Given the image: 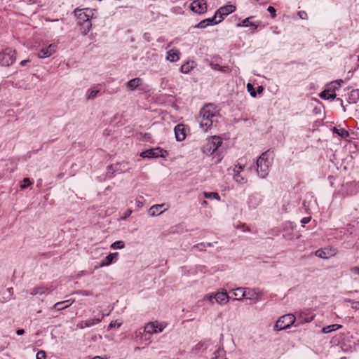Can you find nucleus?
<instances>
[{
	"label": "nucleus",
	"mask_w": 359,
	"mask_h": 359,
	"mask_svg": "<svg viewBox=\"0 0 359 359\" xmlns=\"http://www.w3.org/2000/svg\"><path fill=\"white\" fill-rule=\"evenodd\" d=\"M201 204L203 205H207V201L205 200H203L202 202H201Z\"/></svg>",
	"instance_id": "53"
},
{
	"label": "nucleus",
	"mask_w": 359,
	"mask_h": 359,
	"mask_svg": "<svg viewBox=\"0 0 359 359\" xmlns=\"http://www.w3.org/2000/svg\"><path fill=\"white\" fill-rule=\"evenodd\" d=\"M174 130H175V135L176 140L177 141H180V137H179V134H178V132L180 131V124L176 125Z\"/></svg>",
	"instance_id": "46"
},
{
	"label": "nucleus",
	"mask_w": 359,
	"mask_h": 359,
	"mask_svg": "<svg viewBox=\"0 0 359 359\" xmlns=\"http://www.w3.org/2000/svg\"><path fill=\"white\" fill-rule=\"evenodd\" d=\"M315 317V314L310 310H304L297 313L296 319L297 318L298 324L311 322Z\"/></svg>",
	"instance_id": "11"
},
{
	"label": "nucleus",
	"mask_w": 359,
	"mask_h": 359,
	"mask_svg": "<svg viewBox=\"0 0 359 359\" xmlns=\"http://www.w3.org/2000/svg\"><path fill=\"white\" fill-rule=\"evenodd\" d=\"M219 23V22H218L217 18L214 15L212 18L201 20L197 25H196L194 27L199 28V29H204L208 26L217 25Z\"/></svg>",
	"instance_id": "16"
},
{
	"label": "nucleus",
	"mask_w": 359,
	"mask_h": 359,
	"mask_svg": "<svg viewBox=\"0 0 359 359\" xmlns=\"http://www.w3.org/2000/svg\"><path fill=\"white\" fill-rule=\"evenodd\" d=\"M136 205L138 208H142L143 206V203L140 201H137Z\"/></svg>",
	"instance_id": "52"
},
{
	"label": "nucleus",
	"mask_w": 359,
	"mask_h": 359,
	"mask_svg": "<svg viewBox=\"0 0 359 359\" xmlns=\"http://www.w3.org/2000/svg\"><path fill=\"white\" fill-rule=\"evenodd\" d=\"M222 144V139L221 137L214 135L206 140L202 147V151L205 154L210 156L214 154Z\"/></svg>",
	"instance_id": "4"
},
{
	"label": "nucleus",
	"mask_w": 359,
	"mask_h": 359,
	"mask_svg": "<svg viewBox=\"0 0 359 359\" xmlns=\"http://www.w3.org/2000/svg\"><path fill=\"white\" fill-rule=\"evenodd\" d=\"M267 11L271 14L272 18L276 17V9L272 6H269Z\"/></svg>",
	"instance_id": "47"
},
{
	"label": "nucleus",
	"mask_w": 359,
	"mask_h": 359,
	"mask_svg": "<svg viewBox=\"0 0 359 359\" xmlns=\"http://www.w3.org/2000/svg\"><path fill=\"white\" fill-rule=\"evenodd\" d=\"M32 184V182H31L29 178H25L20 185L21 189H24L27 187L31 186Z\"/></svg>",
	"instance_id": "39"
},
{
	"label": "nucleus",
	"mask_w": 359,
	"mask_h": 359,
	"mask_svg": "<svg viewBox=\"0 0 359 359\" xmlns=\"http://www.w3.org/2000/svg\"><path fill=\"white\" fill-rule=\"evenodd\" d=\"M311 217H303L301 219V223L302 224V226L304 227L306 224L309 223L311 221Z\"/></svg>",
	"instance_id": "45"
},
{
	"label": "nucleus",
	"mask_w": 359,
	"mask_h": 359,
	"mask_svg": "<svg viewBox=\"0 0 359 359\" xmlns=\"http://www.w3.org/2000/svg\"><path fill=\"white\" fill-rule=\"evenodd\" d=\"M195 66L194 61L187 62V63L181 65V72L188 73Z\"/></svg>",
	"instance_id": "30"
},
{
	"label": "nucleus",
	"mask_w": 359,
	"mask_h": 359,
	"mask_svg": "<svg viewBox=\"0 0 359 359\" xmlns=\"http://www.w3.org/2000/svg\"><path fill=\"white\" fill-rule=\"evenodd\" d=\"M247 90L250 93V95L253 97H255L257 95L255 90V88H254V86L253 85H252L251 83H248L247 84Z\"/></svg>",
	"instance_id": "40"
},
{
	"label": "nucleus",
	"mask_w": 359,
	"mask_h": 359,
	"mask_svg": "<svg viewBox=\"0 0 359 359\" xmlns=\"http://www.w3.org/2000/svg\"><path fill=\"white\" fill-rule=\"evenodd\" d=\"M132 214V210H128L124 216L123 217V219H126V218H128L129 216H130V215Z\"/></svg>",
	"instance_id": "49"
},
{
	"label": "nucleus",
	"mask_w": 359,
	"mask_h": 359,
	"mask_svg": "<svg viewBox=\"0 0 359 359\" xmlns=\"http://www.w3.org/2000/svg\"><path fill=\"white\" fill-rule=\"evenodd\" d=\"M315 255L322 259H329L336 255V250L332 248L319 249L316 251Z\"/></svg>",
	"instance_id": "17"
},
{
	"label": "nucleus",
	"mask_w": 359,
	"mask_h": 359,
	"mask_svg": "<svg viewBox=\"0 0 359 359\" xmlns=\"http://www.w3.org/2000/svg\"><path fill=\"white\" fill-rule=\"evenodd\" d=\"M215 302L219 305H224L229 301V297L226 290H222V291L215 292Z\"/></svg>",
	"instance_id": "19"
},
{
	"label": "nucleus",
	"mask_w": 359,
	"mask_h": 359,
	"mask_svg": "<svg viewBox=\"0 0 359 359\" xmlns=\"http://www.w3.org/2000/svg\"><path fill=\"white\" fill-rule=\"evenodd\" d=\"M99 93V90L95 89V88H91L89 90H88L86 93V98L88 100H93L96 97Z\"/></svg>",
	"instance_id": "34"
},
{
	"label": "nucleus",
	"mask_w": 359,
	"mask_h": 359,
	"mask_svg": "<svg viewBox=\"0 0 359 359\" xmlns=\"http://www.w3.org/2000/svg\"><path fill=\"white\" fill-rule=\"evenodd\" d=\"M15 51L10 48H5L0 52V65L9 67L15 61Z\"/></svg>",
	"instance_id": "7"
},
{
	"label": "nucleus",
	"mask_w": 359,
	"mask_h": 359,
	"mask_svg": "<svg viewBox=\"0 0 359 359\" xmlns=\"http://www.w3.org/2000/svg\"><path fill=\"white\" fill-rule=\"evenodd\" d=\"M167 60L170 62H175L179 60V54L177 50H170L168 52Z\"/></svg>",
	"instance_id": "29"
},
{
	"label": "nucleus",
	"mask_w": 359,
	"mask_h": 359,
	"mask_svg": "<svg viewBox=\"0 0 359 359\" xmlns=\"http://www.w3.org/2000/svg\"><path fill=\"white\" fill-rule=\"evenodd\" d=\"M334 83H337V81L334 82ZM333 84H334V83H331L330 86H332Z\"/></svg>",
	"instance_id": "56"
},
{
	"label": "nucleus",
	"mask_w": 359,
	"mask_h": 359,
	"mask_svg": "<svg viewBox=\"0 0 359 359\" xmlns=\"http://www.w3.org/2000/svg\"><path fill=\"white\" fill-rule=\"evenodd\" d=\"M243 170H244V166L241 165L240 164H237L233 167V178L234 181L238 184H243L248 182L247 178L241 175V172Z\"/></svg>",
	"instance_id": "12"
},
{
	"label": "nucleus",
	"mask_w": 359,
	"mask_h": 359,
	"mask_svg": "<svg viewBox=\"0 0 359 359\" xmlns=\"http://www.w3.org/2000/svg\"><path fill=\"white\" fill-rule=\"evenodd\" d=\"M203 195L205 198L215 199L218 201H220V196L217 192H203Z\"/></svg>",
	"instance_id": "35"
},
{
	"label": "nucleus",
	"mask_w": 359,
	"mask_h": 359,
	"mask_svg": "<svg viewBox=\"0 0 359 359\" xmlns=\"http://www.w3.org/2000/svg\"><path fill=\"white\" fill-rule=\"evenodd\" d=\"M168 155V152L163 150L160 147L153 148L147 149L140 153V156L142 158H157L162 157L165 158Z\"/></svg>",
	"instance_id": "8"
},
{
	"label": "nucleus",
	"mask_w": 359,
	"mask_h": 359,
	"mask_svg": "<svg viewBox=\"0 0 359 359\" xmlns=\"http://www.w3.org/2000/svg\"><path fill=\"white\" fill-rule=\"evenodd\" d=\"M122 325V322H118V320H113L109 325V329H111L114 327H119Z\"/></svg>",
	"instance_id": "41"
},
{
	"label": "nucleus",
	"mask_w": 359,
	"mask_h": 359,
	"mask_svg": "<svg viewBox=\"0 0 359 359\" xmlns=\"http://www.w3.org/2000/svg\"><path fill=\"white\" fill-rule=\"evenodd\" d=\"M218 115L219 110L214 104L208 103L204 105L198 118L201 130L204 132L208 131L212 127L215 119Z\"/></svg>",
	"instance_id": "1"
},
{
	"label": "nucleus",
	"mask_w": 359,
	"mask_h": 359,
	"mask_svg": "<svg viewBox=\"0 0 359 359\" xmlns=\"http://www.w3.org/2000/svg\"><path fill=\"white\" fill-rule=\"evenodd\" d=\"M358 60L359 61V55H358Z\"/></svg>",
	"instance_id": "57"
},
{
	"label": "nucleus",
	"mask_w": 359,
	"mask_h": 359,
	"mask_svg": "<svg viewBox=\"0 0 359 359\" xmlns=\"http://www.w3.org/2000/svg\"><path fill=\"white\" fill-rule=\"evenodd\" d=\"M358 95V93L356 91L352 92V95Z\"/></svg>",
	"instance_id": "54"
},
{
	"label": "nucleus",
	"mask_w": 359,
	"mask_h": 359,
	"mask_svg": "<svg viewBox=\"0 0 359 359\" xmlns=\"http://www.w3.org/2000/svg\"><path fill=\"white\" fill-rule=\"evenodd\" d=\"M245 298L255 304L260 301L263 297L262 291L258 288L245 287Z\"/></svg>",
	"instance_id": "10"
},
{
	"label": "nucleus",
	"mask_w": 359,
	"mask_h": 359,
	"mask_svg": "<svg viewBox=\"0 0 359 359\" xmlns=\"http://www.w3.org/2000/svg\"><path fill=\"white\" fill-rule=\"evenodd\" d=\"M29 62H30V60H24L20 62V65L21 66H25V65H26Z\"/></svg>",
	"instance_id": "50"
},
{
	"label": "nucleus",
	"mask_w": 359,
	"mask_h": 359,
	"mask_svg": "<svg viewBox=\"0 0 359 359\" xmlns=\"http://www.w3.org/2000/svg\"><path fill=\"white\" fill-rule=\"evenodd\" d=\"M351 272L354 275L359 276V267L358 266H354L351 269Z\"/></svg>",
	"instance_id": "48"
},
{
	"label": "nucleus",
	"mask_w": 359,
	"mask_h": 359,
	"mask_svg": "<svg viewBox=\"0 0 359 359\" xmlns=\"http://www.w3.org/2000/svg\"><path fill=\"white\" fill-rule=\"evenodd\" d=\"M110 248L113 250H117V249H123L125 248V243L123 241H117L114 243H113Z\"/></svg>",
	"instance_id": "36"
},
{
	"label": "nucleus",
	"mask_w": 359,
	"mask_h": 359,
	"mask_svg": "<svg viewBox=\"0 0 359 359\" xmlns=\"http://www.w3.org/2000/svg\"><path fill=\"white\" fill-rule=\"evenodd\" d=\"M298 15L301 19L306 20L308 18V15L306 12L302 11L298 12Z\"/></svg>",
	"instance_id": "44"
},
{
	"label": "nucleus",
	"mask_w": 359,
	"mask_h": 359,
	"mask_svg": "<svg viewBox=\"0 0 359 359\" xmlns=\"http://www.w3.org/2000/svg\"><path fill=\"white\" fill-rule=\"evenodd\" d=\"M95 10L90 8L79 9L74 11L75 15L77 16L80 21L87 22L86 28L83 32V34H86L91 27L90 20L93 17Z\"/></svg>",
	"instance_id": "5"
},
{
	"label": "nucleus",
	"mask_w": 359,
	"mask_h": 359,
	"mask_svg": "<svg viewBox=\"0 0 359 359\" xmlns=\"http://www.w3.org/2000/svg\"><path fill=\"white\" fill-rule=\"evenodd\" d=\"M334 88L332 90L331 86L328 88V89L323 90L319 95L320 97L324 100H334L337 95L334 93H330L331 91H334Z\"/></svg>",
	"instance_id": "23"
},
{
	"label": "nucleus",
	"mask_w": 359,
	"mask_h": 359,
	"mask_svg": "<svg viewBox=\"0 0 359 359\" xmlns=\"http://www.w3.org/2000/svg\"><path fill=\"white\" fill-rule=\"evenodd\" d=\"M55 290V287L53 285L46 286V287H38L32 290L30 292L31 295H36V294H47L52 292Z\"/></svg>",
	"instance_id": "18"
},
{
	"label": "nucleus",
	"mask_w": 359,
	"mask_h": 359,
	"mask_svg": "<svg viewBox=\"0 0 359 359\" xmlns=\"http://www.w3.org/2000/svg\"><path fill=\"white\" fill-rule=\"evenodd\" d=\"M261 199L257 194H252L249 196L248 205L250 208H255L259 203Z\"/></svg>",
	"instance_id": "26"
},
{
	"label": "nucleus",
	"mask_w": 359,
	"mask_h": 359,
	"mask_svg": "<svg viewBox=\"0 0 359 359\" xmlns=\"http://www.w3.org/2000/svg\"><path fill=\"white\" fill-rule=\"evenodd\" d=\"M190 8L196 13H205L207 11V4L204 0H196L190 4Z\"/></svg>",
	"instance_id": "13"
},
{
	"label": "nucleus",
	"mask_w": 359,
	"mask_h": 359,
	"mask_svg": "<svg viewBox=\"0 0 359 359\" xmlns=\"http://www.w3.org/2000/svg\"><path fill=\"white\" fill-rule=\"evenodd\" d=\"M167 209L168 205L165 203L154 205L149 208L148 214L151 217L158 216L163 213Z\"/></svg>",
	"instance_id": "15"
},
{
	"label": "nucleus",
	"mask_w": 359,
	"mask_h": 359,
	"mask_svg": "<svg viewBox=\"0 0 359 359\" xmlns=\"http://www.w3.org/2000/svg\"><path fill=\"white\" fill-rule=\"evenodd\" d=\"M236 9V7L234 5H226L220 7L217 9L215 13V15L218 20V22H221L225 16L232 13Z\"/></svg>",
	"instance_id": "9"
},
{
	"label": "nucleus",
	"mask_w": 359,
	"mask_h": 359,
	"mask_svg": "<svg viewBox=\"0 0 359 359\" xmlns=\"http://www.w3.org/2000/svg\"><path fill=\"white\" fill-rule=\"evenodd\" d=\"M93 359H102V358L100 356H95Z\"/></svg>",
	"instance_id": "55"
},
{
	"label": "nucleus",
	"mask_w": 359,
	"mask_h": 359,
	"mask_svg": "<svg viewBox=\"0 0 359 359\" xmlns=\"http://www.w3.org/2000/svg\"><path fill=\"white\" fill-rule=\"evenodd\" d=\"M272 165V158H270L267 151L264 152L257 160V172L259 177L265 178Z\"/></svg>",
	"instance_id": "2"
},
{
	"label": "nucleus",
	"mask_w": 359,
	"mask_h": 359,
	"mask_svg": "<svg viewBox=\"0 0 359 359\" xmlns=\"http://www.w3.org/2000/svg\"><path fill=\"white\" fill-rule=\"evenodd\" d=\"M212 246H213V244L212 243H201L193 246L192 249L194 250L203 251L205 250L207 247Z\"/></svg>",
	"instance_id": "32"
},
{
	"label": "nucleus",
	"mask_w": 359,
	"mask_h": 359,
	"mask_svg": "<svg viewBox=\"0 0 359 359\" xmlns=\"http://www.w3.org/2000/svg\"><path fill=\"white\" fill-rule=\"evenodd\" d=\"M18 335H22L25 333V330L23 329L18 330L16 332Z\"/></svg>",
	"instance_id": "51"
},
{
	"label": "nucleus",
	"mask_w": 359,
	"mask_h": 359,
	"mask_svg": "<svg viewBox=\"0 0 359 359\" xmlns=\"http://www.w3.org/2000/svg\"><path fill=\"white\" fill-rule=\"evenodd\" d=\"M189 128L187 126L181 124V136H182V137H181V141L185 139L187 134L189 133Z\"/></svg>",
	"instance_id": "37"
},
{
	"label": "nucleus",
	"mask_w": 359,
	"mask_h": 359,
	"mask_svg": "<svg viewBox=\"0 0 359 359\" xmlns=\"http://www.w3.org/2000/svg\"><path fill=\"white\" fill-rule=\"evenodd\" d=\"M253 18L252 16L246 18L237 25L238 27H252L253 30H255L259 25V22H251L250 19Z\"/></svg>",
	"instance_id": "22"
},
{
	"label": "nucleus",
	"mask_w": 359,
	"mask_h": 359,
	"mask_svg": "<svg viewBox=\"0 0 359 359\" xmlns=\"http://www.w3.org/2000/svg\"><path fill=\"white\" fill-rule=\"evenodd\" d=\"M210 66H211L212 69L214 70H217V71L223 72H231V69H230L229 67H228V66H221L218 64H214V63H211Z\"/></svg>",
	"instance_id": "31"
},
{
	"label": "nucleus",
	"mask_w": 359,
	"mask_h": 359,
	"mask_svg": "<svg viewBox=\"0 0 359 359\" xmlns=\"http://www.w3.org/2000/svg\"><path fill=\"white\" fill-rule=\"evenodd\" d=\"M74 302V299H68L63 302H57L53 306V309L57 310V311H62L66 308H68L69 306H71Z\"/></svg>",
	"instance_id": "24"
},
{
	"label": "nucleus",
	"mask_w": 359,
	"mask_h": 359,
	"mask_svg": "<svg viewBox=\"0 0 359 359\" xmlns=\"http://www.w3.org/2000/svg\"><path fill=\"white\" fill-rule=\"evenodd\" d=\"M141 83H142V80H141V79H140V78H135V79H133L130 80V81L127 83V86H128L130 90H134V89H135L137 86H139L140 85H141Z\"/></svg>",
	"instance_id": "28"
},
{
	"label": "nucleus",
	"mask_w": 359,
	"mask_h": 359,
	"mask_svg": "<svg viewBox=\"0 0 359 359\" xmlns=\"http://www.w3.org/2000/svg\"><path fill=\"white\" fill-rule=\"evenodd\" d=\"M296 321V316L292 313L282 316L276 321L274 329L276 330H283L289 328Z\"/></svg>",
	"instance_id": "6"
},
{
	"label": "nucleus",
	"mask_w": 359,
	"mask_h": 359,
	"mask_svg": "<svg viewBox=\"0 0 359 359\" xmlns=\"http://www.w3.org/2000/svg\"><path fill=\"white\" fill-rule=\"evenodd\" d=\"M57 46L56 43H51L48 46L42 48L38 53L39 58H46L51 56L57 50Z\"/></svg>",
	"instance_id": "14"
},
{
	"label": "nucleus",
	"mask_w": 359,
	"mask_h": 359,
	"mask_svg": "<svg viewBox=\"0 0 359 359\" xmlns=\"http://www.w3.org/2000/svg\"><path fill=\"white\" fill-rule=\"evenodd\" d=\"M332 130L334 133L337 134L341 137H346L349 136V133L344 128H337L334 127Z\"/></svg>",
	"instance_id": "33"
},
{
	"label": "nucleus",
	"mask_w": 359,
	"mask_h": 359,
	"mask_svg": "<svg viewBox=\"0 0 359 359\" xmlns=\"http://www.w3.org/2000/svg\"><path fill=\"white\" fill-rule=\"evenodd\" d=\"M348 302L351 303V308L354 310H359V301H353L348 299Z\"/></svg>",
	"instance_id": "42"
},
{
	"label": "nucleus",
	"mask_w": 359,
	"mask_h": 359,
	"mask_svg": "<svg viewBox=\"0 0 359 359\" xmlns=\"http://www.w3.org/2000/svg\"><path fill=\"white\" fill-rule=\"evenodd\" d=\"M168 323L166 322H160L158 320L149 322L144 326L143 332H140L141 338H143L144 334L152 335L162 332L167 327Z\"/></svg>",
	"instance_id": "3"
},
{
	"label": "nucleus",
	"mask_w": 359,
	"mask_h": 359,
	"mask_svg": "<svg viewBox=\"0 0 359 359\" xmlns=\"http://www.w3.org/2000/svg\"><path fill=\"white\" fill-rule=\"evenodd\" d=\"M118 256V252H111L109 253L107 257H105L100 263V267L108 266L112 263L116 262L117 257Z\"/></svg>",
	"instance_id": "20"
},
{
	"label": "nucleus",
	"mask_w": 359,
	"mask_h": 359,
	"mask_svg": "<svg viewBox=\"0 0 359 359\" xmlns=\"http://www.w3.org/2000/svg\"><path fill=\"white\" fill-rule=\"evenodd\" d=\"M204 300L209 302L210 304H213L215 300V293H209L204 296Z\"/></svg>",
	"instance_id": "38"
},
{
	"label": "nucleus",
	"mask_w": 359,
	"mask_h": 359,
	"mask_svg": "<svg viewBox=\"0 0 359 359\" xmlns=\"http://www.w3.org/2000/svg\"><path fill=\"white\" fill-rule=\"evenodd\" d=\"M102 321L101 318H92L84 322H81L78 326L83 329L84 327H89L93 326Z\"/></svg>",
	"instance_id": "25"
},
{
	"label": "nucleus",
	"mask_w": 359,
	"mask_h": 359,
	"mask_svg": "<svg viewBox=\"0 0 359 359\" xmlns=\"http://www.w3.org/2000/svg\"><path fill=\"white\" fill-rule=\"evenodd\" d=\"M36 359H46V352L44 351H39L36 355Z\"/></svg>",
	"instance_id": "43"
},
{
	"label": "nucleus",
	"mask_w": 359,
	"mask_h": 359,
	"mask_svg": "<svg viewBox=\"0 0 359 359\" xmlns=\"http://www.w3.org/2000/svg\"><path fill=\"white\" fill-rule=\"evenodd\" d=\"M341 327H342V326L341 325L333 324V325H330L324 327L322 329V332L323 334H328V333L332 332V331H336Z\"/></svg>",
	"instance_id": "27"
},
{
	"label": "nucleus",
	"mask_w": 359,
	"mask_h": 359,
	"mask_svg": "<svg viewBox=\"0 0 359 359\" xmlns=\"http://www.w3.org/2000/svg\"><path fill=\"white\" fill-rule=\"evenodd\" d=\"M230 292H231L233 294V296L235 297L233 300H237L239 302L243 301V299L244 298H245V296H246L245 287H237L236 289L231 290L230 291Z\"/></svg>",
	"instance_id": "21"
}]
</instances>
